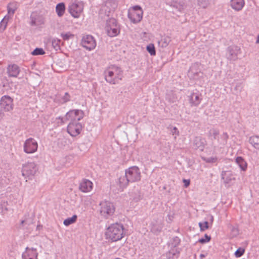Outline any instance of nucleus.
<instances>
[{
  "label": "nucleus",
  "mask_w": 259,
  "mask_h": 259,
  "mask_svg": "<svg viewBox=\"0 0 259 259\" xmlns=\"http://www.w3.org/2000/svg\"><path fill=\"white\" fill-rule=\"evenodd\" d=\"M141 174L140 169L137 166H133L125 170L124 175L118 178V184L123 190L129 183L138 182L141 180Z\"/></svg>",
  "instance_id": "nucleus-1"
},
{
  "label": "nucleus",
  "mask_w": 259,
  "mask_h": 259,
  "mask_svg": "<svg viewBox=\"0 0 259 259\" xmlns=\"http://www.w3.org/2000/svg\"><path fill=\"white\" fill-rule=\"evenodd\" d=\"M124 234L123 226L119 223L111 224L107 229L106 235L107 239L113 242L121 240Z\"/></svg>",
  "instance_id": "nucleus-2"
},
{
  "label": "nucleus",
  "mask_w": 259,
  "mask_h": 259,
  "mask_svg": "<svg viewBox=\"0 0 259 259\" xmlns=\"http://www.w3.org/2000/svg\"><path fill=\"white\" fill-rule=\"evenodd\" d=\"M123 77V71L117 66H113L105 71V78L107 82L112 84H117Z\"/></svg>",
  "instance_id": "nucleus-3"
},
{
  "label": "nucleus",
  "mask_w": 259,
  "mask_h": 259,
  "mask_svg": "<svg viewBox=\"0 0 259 259\" xmlns=\"http://www.w3.org/2000/svg\"><path fill=\"white\" fill-rule=\"evenodd\" d=\"M100 213L102 216L106 219L112 216L115 211V208L113 203L109 201H102L100 203Z\"/></svg>",
  "instance_id": "nucleus-4"
},
{
  "label": "nucleus",
  "mask_w": 259,
  "mask_h": 259,
  "mask_svg": "<svg viewBox=\"0 0 259 259\" xmlns=\"http://www.w3.org/2000/svg\"><path fill=\"white\" fill-rule=\"evenodd\" d=\"M143 10L139 6H135L133 7L128 13V17L134 23L140 22L143 18Z\"/></svg>",
  "instance_id": "nucleus-5"
},
{
  "label": "nucleus",
  "mask_w": 259,
  "mask_h": 259,
  "mask_svg": "<svg viewBox=\"0 0 259 259\" xmlns=\"http://www.w3.org/2000/svg\"><path fill=\"white\" fill-rule=\"evenodd\" d=\"M83 10V6L77 0H71L68 6V11L74 18H78Z\"/></svg>",
  "instance_id": "nucleus-6"
},
{
  "label": "nucleus",
  "mask_w": 259,
  "mask_h": 259,
  "mask_svg": "<svg viewBox=\"0 0 259 259\" xmlns=\"http://www.w3.org/2000/svg\"><path fill=\"white\" fill-rule=\"evenodd\" d=\"M37 171L36 166L34 162H27L23 165L22 169V176L29 179L33 177Z\"/></svg>",
  "instance_id": "nucleus-7"
},
{
  "label": "nucleus",
  "mask_w": 259,
  "mask_h": 259,
  "mask_svg": "<svg viewBox=\"0 0 259 259\" xmlns=\"http://www.w3.org/2000/svg\"><path fill=\"white\" fill-rule=\"evenodd\" d=\"M203 74L200 68V64L196 62L193 64L190 67L188 76L191 79L197 80L202 77Z\"/></svg>",
  "instance_id": "nucleus-8"
},
{
  "label": "nucleus",
  "mask_w": 259,
  "mask_h": 259,
  "mask_svg": "<svg viewBox=\"0 0 259 259\" xmlns=\"http://www.w3.org/2000/svg\"><path fill=\"white\" fill-rule=\"evenodd\" d=\"M84 113L81 110L75 109L69 111L65 115V119L70 122H78L83 118Z\"/></svg>",
  "instance_id": "nucleus-9"
},
{
  "label": "nucleus",
  "mask_w": 259,
  "mask_h": 259,
  "mask_svg": "<svg viewBox=\"0 0 259 259\" xmlns=\"http://www.w3.org/2000/svg\"><path fill=\"white\" fill-rule=\"evenodd\" d=\"M106 31L110 37L116 36L119 33V26L115 19H110L107 22Z\"/></svg>",
  "instance_id": "nucleus-10"
},
{
  "label": "nucleus",
  "mask_w": 259,
  "mask_h": 259,
  "mask_svg": "<svg viewBox=\"0 0 259 259\" xmlns=\"http://www.w3.org/2000/svg\"><path fill=\"white\" fill-rule=\"evenodd\" d=\"M81 45L86 50L91 51L95 48L96 42L92 35H85L81 39Z\"/></svg>",
  "instance_id": "nucleus-11"
},
{
  "label": "nucleus",
  "mask_w": 259,
  "mask_h": 259,
  "mask_svg": "<svg viewBox=\"0 0 259 259\" xmlns=\"http://www.w3.org/2000/svg\"><path fill=\"white\" fill-rule=\"evenodd\" d=\"M23 147L25 153H33L37 151L38 144L34 139L29 138L25 141Z\"/></svg>",
  "instance_id": "nucleus-12"
},
{
  "label": "nucleus",
  "mask_w": 259,
  "mask_h": 259,
  "mask_svg": "<svg viewBox=\"0 0 259 259\" xmlns=\"http://www.w3.org/2000/svg\"><path fill=\"white\" fill-rule=\"evenodd\" d=\"M240 47L237 46H229L227 50L226 57L230 61H235L238 59V55L241 54Z\"/></svg>",
  "instance_id": "nucleus-13"
},
{
  "label": "nucleus",
  "mask_w": 259,
  "mask_h": 259,
  "mask_svg": "<svg viewBox=\"0 0 259 259\" xmlns=\"http://www.w3.org/2000/svg\"><path fill=\"white\" fill-rule=\"evenodd\" d=\"M81 130L82 125L78 122H69L67 126V132L72 137L79 135Z\"/></svg>",
  "instance_id": "nucleus-14"
},
{
  "label": "nucleus",
  "mask_w": 259,
  "mask_h": 259,
  "mask_svg": "<svg viewBox=\"0 0 259 259\" xmlns=\"http://www.w3.org/2000/svg\"><path fill=\"white\" fill-rule=\"evenodd\" d=\"M0 105L5 111H10L13 108V99L9 96H4L1 100Z\"/></svg>",
  "instance_id": "nucleus-15"
},
{
  "label": "nucleus",
  "mask_w": 259,
  "mask_h": 259,
  "mask_svg": "<svg viewBox=\"0 0 259 259\" xmlns=\"http://www.w3.org/2000/svg\"><path fill=\"white\" fill-rule=\"evenodd\" d=\"M38 252L36 248L26 247L25 251L22 253L23 259H38Z\"/></svg>",
  "instance_id": "nucleus-16"
},
{
  "label": "nucleus",
  "mask_w": 259,
  "mask_h": 259,
  "mask_svg": "<svg viewBox=\"0 0 259 259\" xmlns=\"http://www.w3.org/2000/svg\"><path fill=\"white\" fill-rule=\"evenodd\" d=\"M79 189L82 192H89L93 189V183L91 181L84 179L80 182Z\"/></svg>",
  "instance_id": "nucleus-17"
},
{
  "label": "nucleus",
  "mask_w": 259,
  "mask_h": 259,
  "mask_svg": "<svg viewBox=\"0 0 259 259\" xmlns=\"http://www.w3.org/2000/svg\"><path fill=\"white\" fill-rule=\"evenodd\" d=\"M206 144V141L204 138L200 137H196L193 140V145L195 149H198L203 151Z\"/></svg>",
  "instance_id": "nucleus-18"
},
{
  "label": "nucleus",
  "mask_w": 259,
  "mask_h": 259,
  "mask_svg": "<svg viewBox=\"0 0 259 259\" xmlns=\"http://www.w3.org/2000/svg\"><path fill=\"white\" fill-rule=\"evenodd\" d=\"M20 72L19 67L16 64L9 65L7 68V72L10 77H16Z\"/></svg>",
  "instance_id": "nucleus-19"
},
{
  "label": "nucleus",
  "mask_w": 259,
  "mask_h": 259,
  "mask_svg": "<svg viewBox=\"0 0 259 259\" xmlns=\"http://www.w3.org/2000/svg\"><path fill=\"white\" fill-rule=\"evenodd\" d=\"M245 5L244 0H231L230 6L235 11H239L242 9Z\"/></svg>",
  "instance_id": "nucleus-20"
},
{
  "label": "nucleus",
  "mask_w": 259,
  "mask_h": 259,
  "mask_svg": "<svg viewBox=\"0 0 259 259\" xmlns=\"http://www.w3.org/2000/svg\"><path fill=\"white\" fill-rule=\"evenodd\" d=\"M200 97L201 96L197 93H192L189 97V101L191 106H197L202 100Z\"/></svg>",
  "instance_id": "nucleus-21"
},
{
  "label": "nucleus",
  "mask_w": 259,
  "mask_h": 259,
  "mask_svg": "<svg viewBox=\"0 0 259 259\" xmlns=\"http://www.w3.org/2000/svg\"><path fill=\"white\" fill-rule=\"evenodd\" d=\"M163 228V224L161 220H158L155 222H152L151 223V231L156 234L159 233Z\"/></svg>",
  "instance_id": "nucleus-22"
},
{
  "label": "nucleus",
  "mask_w": 259,
  "mask_h": 259,
  "mask_svg": "<svg viewBox=\"0 0 259 259\" xmlns=\"http://www.w3.org/2000/svg\"><path fill=\"white\" fill-rule=\"evenodd\" d=\"M18 5L16 2L10 3L7 6L8 14L11 17L13 16L18 9Z\"/></svg>",
  "instance_id": "nucleus-23"
},
{
  "label": "nucleus",
  "mask_w": 259,
  "mask_h": 259,
  "mask_svg": "<svg viewBox=\"0 0 259 259\" xmlns=\"http://www.w3.org/2000/svg\"><path fill=\"white\" fill-rule=\"evenodd\" d=\"M229 139V135L226 132H224L222 135L219 136L217 139L219 145L224 146L227 143Z\"/></svg>",
  "instance_id": "nucleus-24"
},
{
  "label": "nucleus",
  "mask_w": 259,
  "mask_h": 259,
  "mask_svg": "<svg viewBox=\"0 0 259 259\" xmlns=\"http://www.w3.org/2000/svg\"><path fill=\"white\" fill-rule=\"evenodd\" d=\"M179 254V251L177 248L174 247L166 253V256L167 259H176L178 257Z\"/></svg>",
  "instance_id": "nucleus-25"
},
{
  "label": "nucleus",
  "mask_w": 259,
  "mask_h": 259,
  "mask_svg": "<svg viewBox=\"0 0 259 259\" xmlns=\"http://www.w3.org/2000/svg\"><path fill=\"white\" fill-rule=\"evenodd\" d=\"M235 161L241 170L245 171L247 168V163L244 159L240 156L236 157Z\"/></svg>",
  "instance_id": "nucleus-26"
},
{
  "label": "nucleus",
  "mask_w": 259,
  "mask_h": 259,
  "mask_svg": "<svg viewBox=\"0 0 259 259\" xmlns=\"http://www.w3.org/2000/svg\"><path fill=\"white\" fill-rule=\"evenodd\" d=\"M171 41L170 37L164 36L161 38L160 40L158 41V45L162 48L166 47Z\"/></svg>",
  "instance_id": "nucleus-27"
},
{
  "label": "nucleus",
  "mask_w": 259,
  "mask_h": 259,
  "mask_svg": "<svg viewBox=\"0 0 259 259\" xmlns=\"http://www.w3.org/2000/svg\"><path fill=\"white\" fill-rule=\"evenodd\" d=\"M249 143L252 145V146L256 149H259V136H253L249 138Z\"/></svg>",
  "instance_id": "nucleus-28"
},
{
  "label": "nucleus",
  "mask_w": 259,
  "mask_h": 259,
  "mask_svg": "<svg viewBox=\"0 0 259 259\" xmlns=\"http://www.w3.org/2000/svg\"><path fill=\"white\" fill-rule=\"evenodd\" d=\"M65 10V8L64 3H60L57 5L56 7V11L58 16H62L64 13Z\"/></svg>",
  "instance_id": "nucleus-29"
},
{
  "label": "nucleus",
  "mask_w": 259,
  "mask_h": 259,
  "mask_svg": "<svg viewBox=\"0 0 259 259\" xmlns=\"http://www.w3.org/2000/svg\"><path fill=\"white\" fill-rule=\"evenodd\" d=\"M77 215H73L72 217L71 218H68L66 219H65L64 221V222H63V224L65 226H68L74 223H75L77 220Z\"/></svg>",
  "instance_id": "nucleus-30"
},
{
  "label": "nucleus",
  "mask_w": 259,
  "mask_h": 259,
  "mask_svg": "<svg viewBox=\"0 0 259 259\" xmlns=\"http://www.w3.org/2000/svg\"><path fill=\"white\" fill-rule=\"evenodd\" d=\"M208 136L213 139H218L219 136V131L216 128H212L209 130Z\"/></svg>",
  "instance_id": "nucleus-31"
},
{
  "label": "nucleus",
  "mask_w": 259,
  "mask_h": 259,
  "mask_svg": "<svg viewBox=\"0 0 259 259\" xmlns=\"http://www.w3.org/2000/svg\"><path fill=\"white\" fill-rule=\"evenodd\" d=\"M10 19V16L6 15L5 16L0 23V29L2 30H4L6 29L8 22Z\"/></svg>",
  "instance_id": "nucleus-32"
},
{
  "label": "nucleus",
  "mask_w": 259,
  "mask_h": 259,
  "mask_svg": "<svg viewBox=\"0 0 259 259\" xmlns=\"http://www.w3.org/2000/svg\"><path fill=\"white\" fill-rule=\"evenodd\" d=\"M60 40L58 38H54L52 40V46L55 51L60 49Z\"/></svg>",
  "instance_id": "nucleus-33"
},
{
  "label": "nucleus",
  "mask_w": 259,
  "mask_h": 259,
  "mask_svg": "<svg viewBox=\"0 0 259 259\" xmlns=\"http://www.w3.org/2000/svg\"><path fill=\"white\" fill-rule=\"evenodd\" d=\"M60 35L64 40H68L70 39L73 38L74 36V34H72L70 32H68L65 33H62Z\"/></svg>",
  "instance_id": "nucleus-34"
},
{
  "label": "nucleus",
  "mask_w": 259,
  "mask_h": 259,
  "mask_svg": "<svg viewBox=\"0 0 259 259\" xmlns=\"http://www.w3.org/2000/svg\"><path fill=\"white\" fill-rule=\"evenodd\" d=\"M70 100V96L69 94L66 92L64 96L61 97V100L58 101V102L60 104L66 103V102L69 101Z\"/></svg>",
  "instance_id": "nucleus-35"
},
{
  "label": "nucleus",
  "mask_w": 259,
  "mask_h": 259,
  "mask_svg": "<svg viewBox=\"0 0 259 259\" xmlns=\"http://www.w3.org/2000/svg\"><path fill=\"white\" fill-rule=\"evenodd\" d=\"M45 54V52L42 48H37L35 49L33 52H32L31 54L34 56L36 55H41Z\"/></svg>",
  "instance_id": "nucleus-36"
},
{
  "label": "nucleus",
  "mask_w": 259,
  "mask_h": 259,
  "mask_svg": "<svg viewBox=\"0 0 259 259\" xmlns=\"http://www.w3.org/2000/svg\"><path fill=\"white\" fill-rule=\"evenodd\" d=\"M147 50L152 56L155 55L156 54L155 47L153 44H150L148 45L147 46Z\"/></svg>",
  "instance_id": "nucleus-37"
},
{
  "label": "nucleus",
  "mask_w": 259,
  "mask_h": 259,
  "mask_svg": "<svg viewBox=\"0 0 259 259\" xmlns=\"http://www.w3.org/2000/svg\"><path fill=\"white\" fill-rule=\"evenodd\" d=\"M198 5L203 8H206L209 4V0H198Z\"/></svg>",
  "instance_id": "nucleus-38"
},
{
  "label": "nucleus",
  "mask_w": 259,
  "mask_h": 259,
  "mask_svg": "<svg viewBox=\"0 0 259 259\" xmlns=\"http://www.w3.org/2000/svg\"><path fill=\"white\" fill-rule=\"evenodd\" d=\"M199 226L200 230L203 231L209 228L208 223L207 221H205L203 223L200 222L199 223Z\"/></svg>",
  "instance_id": "nucleus-39"
},
{
  "label": "nucleus",
  "mask_w": 259,
  "mask_h": 259,
  "mask_svg": "<svg viewBox=\"0 0 259 259\" xmlns=\"http://www.w3.org/2000/svg\"><path fill=\"white\" fill-rule=\"evenodd\" d=\"M245 249L244 248L239 247L237 249L235 252V255L236 257H239L241 256L244 253Z\"/></svg>",
  "instance_id": "nucleus-40"
},
{
  "label": "nucleus",
  "mask_w": 259,
  "mask_h": 259,
  "mask_svg": "<svg viewBox=\"0 0 259 259\" xmlns=\"http://www.w3.org/2000/svg\"><path fill=\"white\" fill-rule=\"evenodd\" d=\"M211 237L210 236L207 235V234H205L204 238H202L199 240V242L204 244L210 240Z\"/></svg>",
  "instance_id": "nucleus-41"
},
{
  "label": "nucleus",
  "mask_w": 259,
  "mask_h": 259,
  "mask_svg": "<svg viewBox=\"0 0 259 259\" xmlns=\"http://www.w3.org/2000/svg\"><path fill=\"white\" fill-rule=\"evenodd\" d=\"M180 239L178 237H175L172 238L171 246L174 247L177 246L180 243Z\"/></svg>",
  "instance_id": "nucleus-42"
},
{
  "label": "nucleus",
  "mask_w": 259,
  "mask_h": 259,
  "mask_svg": "<svg viewBox=\"0 0 259 259\" xmlns=\"http://www.w3.org/2000/svg\"><path fill=\"white\" fill-rule=\"evenodd\" d=\"M204 160L207 163H213L217 161L218 158L216 157H210L204 158Z\"/></svg>",
  "instance_id": "nucleus-43"
},
{
  "label": "nucleus",
  "mask_w": 259,
  "mask_h": 259,
  "mask_svg": "<svg viewBox=\"0 0 259 259\" xmlns=\"http://www.w3.org/2000/svg\"><path fill=\"white\" fill-rule=\"evenodd\" d=\"M231 233L233 237L236 236L239 233V231L237 228L232 227L231 229Z\"/></svg>",
  "instance_id": "nucleus-44"
},
{
  "label": "nucleus",
  "mask_w": 259,
  "mask_h": 259,
  "mask_svg": "<svg viewBox=\"0 0 259 259\" xmlns=\"http://www.w3.org/2000/svg\"><path fill=\"white\" fill-rule=\"evenodd\" d=\"M170 131L172 135L178 136L179 135V132L176 127H172Z\"/></svg>",
  "instance_id": "nucleus-45"
},
{
  "label": "nucleus",
  "mask_w": 259,
  "mask_h": 259,
  "mask_svg": "<svg viewBox=\"0 0 259 259\" xmlns=\"http://www.w3.org/2000/svg\"><path fill=\"white\" fill-rule=\"evenodd\" d=\"M242 88V83L240 82H238L236 84V87H235V89L236 90H238L239 92H241V90Z\"/></svg>",
  "instance_id": "nucleus-46"
},
{
  "label": "nucleus",
  "mask_w": 259,
  "mask_h": 259,
  "mask_svg": "<svg viewBox=\"0 0 259 259\" xmlns=\"http://www.w3.org/2000/svg\"><path fill=\"white\" fill-rule=\"evenodd\" d=\"M59 119L60 120V122L61 124L64 123L66 122V121L67 120L65 119V118H63V117H59Z\"/></svg>",
  "instance_id": "nucleus-47"
},
{
  "label": "nucleus",
  "mask_w": 259,
  "mask_h": 259,
  "mask_svg": "<svg viewBox=\"0 0 259 259\" xmlns=\"http://www.w3.org/2000/svg\"><path fill=\"white\" fill-rule=\"evenodd\" d=\"M185 187H188L190 185V181L187 180H184Z\"/></svg>",
  "instance_id": "nucleus-48"
},
{
  "label": "nucleus",
  "mask_w": 259,
  "mask_h": 259,
  "mask_svg": "<svg viewBox=\"0 0 259 259\" xmlns=\"http://www.w3.org/2000/svg\"><path fill=\"white\" fill-rule=\"evenodd\" d=\"M256 44H259V35L257 36V39L256 40Z\"/></svg>",
  "instance_id": "nucleus-49"
},
{
  "label": "nucleus",
  "mask_w": 259,
  "mask_h": 259,
  "mask_svg": "<svg viewBox=\"0 0 259 259\" xmlns=\"http://www.w3.org/2000/svg\"><path fill=\"white\" fill-rule=\"evenodd\" d=\"M205 257V255L203 254H200V257L202 258L203 257Z\"/></svg>",
  "instance_id": "nucleus-50"
},
{
  "label": "nucleus",
  "mask_w": 259,
  "mask_h": 259,
  "mask_svg": "<svg viewBox=\"0 0 259 259\" xmlns=\"http://www.w3.org/2000/svg\"><path fill=\"white\" fill-rule=\"evenodd\" d=\"M25 222V221H21V224L23 225Z\"/></svg>",
  "instance_id": "nucleus-51"
},
{
  "label": "nucleus",
  "mask_w": 259,
  "mask_h": 259,
  "mask_svg": "<svg viewBox=\"0 0 259 259\" xmlns=\"http://www.w3.org/2000/svg\"><path fill=\"white\" fill-rule=\"evenodd\" d=\"M211 221H213V217H211Z\"/></svg>",
  "instance_id": "nucleus-52"
}]
</instances>
